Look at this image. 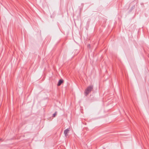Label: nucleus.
Instances as JSON below:
<instances>
[{
  "instance_id": "1",
  "label": "nucleus",
  "mask_w": 149,
  "mask_h": 149,
  "mask_svg": "<svg viewBox=\"0 0 149 149\" xmlns=\"http://www.w3.org/2000/svg\"><path fill=\"white\" fill-rule=\"evenodd\" d=\"M93 89V86L91 85L88 86L86 89L85 92V94L86 96H87Z\"/></svg>"
},
{
  "instance_id": "2",
  "label": "nucleus",
  "mask_w": 149,
  "mask_h": 149,
  "mask_svg": "<svg viewBox=\"0 0 149 149\" xmlns=\"http://www.w3.org/2000/svg\"><path fill=\"white\" fill-rule=\"evenodd\" d=\"M69 131L70 130L68 129H67L64 131V133L66 137L68 136V133Z\"/></svg>"
},
{
  "instance_id": "3",
  "label": "nucleus",
  "mask_w": 149,
  "mask_h": 149,
  "mask_svg": "<svg viewBox=\"0 0 149 149\" xmlns=\"http://www.w3.org/2000/svg\"><path fill=\"white\" fill-rule=\"evenodd\" d=\"M63 79H60V80L58 83L57 84V86H60L61 84L63 82Z\"/></svg>"
},
{
  "instance_id": "4",
  "label": "nucleus",
  "mask_w": 149,
  "mask_h": 149,
  "mask_svg": "<svg viewBox=\"0 0 149 149\" xmlns=\"http://www.w3.org/2000/svg\"><path fill=\"white\" fill-rule=\"evenodd\" d=\"M57 112L56 111L55 113L53 115V117H55L57 114Z\"/></svg>"
},
{
  "instance_id": "5",
  "label": "nucleus",
  "mask_w": 149,
  "mask_h": 149,
  "mask_svg": "<svg viewBox=\"0 0 149 149\" xmlns=\"http://www.w3.org/2000/svg\"><path fill=\"white\" fill-rule=\"evenodd\" d=\"M90 44H88V48H90Z\"/></svg>"
},
{
  "instance_id": "6",
  "label": "nucleus",
  "mask_w": 149,
  "mask_h": 149,
  "mask_svg": "<svg viewBox=\"0 0 149 149\" xmlns=\"http://www.w3.org/2000/svg\"><path fill=\"white\" fill-rule=\"evenodd\" d=\"M1 139H0V140H1Z\"/></svg>"
}]
</instances>
